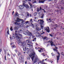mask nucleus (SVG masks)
I'll return each mask as SVG.
<instances>
[{"label": "nucleus", "mask_w": 64, "mask_h": 64, "mask_svg": "<svg viewBox=\"0 0 64 64\" xmlns=\"http://www.w3.org/2000/svg\"><path fill=\"white\" fill-rule=\"evenodd\" d=\"M20 21L22 22L21 23L22 24H25L24 20L19 18H17V20H16V22L14 23L15 25H19V23L17 22H20Z\"/></svg>", "instance_id": "f257e3e1"}, {"label": "nucleus", "mask_w": 64, "mask_h": 64, "mask_svg": "<svg viewBox=\"0 0 64 64\" xmlns=\"http://www.w3.org/2000/svg\"><path fill=\"white\" fill-rule=\"evenodd\" d=\"M24 6L25 7L26 9H28L29 8V6H28V5L24 3L23 4V5H22L19 6V8L21 10H22V9H23V8H24Z\"/></svg>", "instance_id": "f03ea898"}, {"label": "nucleus", "mask_w": 64, "mask_h": 64, "mask_svg": "<svg viewBox=\"0 0 64 64\" xmlns=\"http://www.w3.org/2000/svg\"><path fill=\"white\" fill-rule=\"evenodd\" d=\"M38 23H40V27L42 29H43V27L44 26H42L44 25L43 23L44 22V21H43V20H38Z\"/></svg>", "instance_id": "7ed1b4c3"}, {"label": "nucleus", "mask_w": 64, "mask_h": 64, "mask_svg": "<svg viewBox=\"0 0 64 64\" xmlns=\"http://www.w3.org/2000/svg\"><path fill=\"white\" fill-rule=\"evenodd\" d=\"M23 34L26 35H29V36H32V34L31 32H29L28 30H26V32H24Z\"/></svg>", "instance_id": "20e7f679"}, {"label": "nucleus", "mask_w": 64, "mask_h": 64, "mask_svg": "<svg viewBox=\"0 0 64 64\" xmlns=\"http://www.w3.org/2000/svg\"><path fill=\"white\" fill-rule=\"evenodd\" d=\"M23 56H22L20 57L19 58L20 60V63H23L24 62V58H23Z\"/></svg>", "instance_id": "39448f33"}, {"label": "nucleus", "mask_w": 64, "mask_h": 64, "mask_svg": "<svg viewBox=\"0 0 64 64\" xmlns=\"http://www.w3.org/2000/svg\"><path fill=\"white\" fill-rule=\"evenodd\" d=\"M44 30H46V31L48 33H49L50 32V29L49 27H48L47 28L46 27L44 28Z\"/></svg>", "instance_id": "423d86ee"}, {"label": "nucleus", "mask_w": 64, "mask_h": 64, "mask_svg": "<svg viewBox=\"0 0 64 64\" xmlns=\"http://www.w3.org/2000/svg\"><path fill=\"white\" fill-rule=\"evenodd\" d=\"M16 40L18 41H20V39H21V38L18 36H16Z\"/></svg>", "instance_id": "0eeeda50"}, {"label": "nucleus", "mask_w": 64, "mask_h": 64, "mask_svg": "<svg viewBox=\"0 0 64 64\" xmlns=\"http://www.w3.org/2000/svg\"><path fill=\"white\" fill-rule=\"evenodd\" d=\"M44 14H42L40 15L39 16V17L41 18H42V19H43V17H44Z\"/></svg>", "instance_id": "6e6552de"}, {"label": "nucleus", "mask_w": 64, "mask_h": 64, "mask_svg": "<svg viewBox=\"0 0 64 64\" xmlns=\"http://www.w3.org/2000/svg\"><path fill=\"white\" fill-rule=\"evenodd\" d=\"M30 26H32L33 28H34V27H35L36 26V24H32V23H31L30 24Z\"/></svg>", "instance_id": "1a4fd4ad"}, {"label": "nucleus", "mask_w": 64, "mask_h": 64, "mask_svg": "<svg viewBox=\"0 0 64 64\" xmlns=\"http://www.w3.org/2000/svg\"><path fill=\"white\" fill-rule=\"evenodd\" d=\"M42 39L44 40H45H45H48V38L46 36H45L44 37L42 36Z\"/></svg>", "instance_id": "9d476101"}, {"label": "nucleus", "mask_w": 64, "mask_h": 64, "mask_svg": "<svg viewBox=\"0 0 64 64\" xmlns=\"http://www.w3.org/2000/svg\"><path fill=\"white\" fill-rule=\"evenodd\" d=\"M22 46H24L26 45V42H22Z\"/></svg>", "instance_id": "9b49d317"}, {"label": "nucleus", "mask_w": 64, "mask_h": 64, "mask_svg": "<svg viewBox=\"0 0 64 64\" xmlns=\"http://www.w3.org/2000/svg\"><path fill=\"white\" fill-rule=\"evenodd\" d=\"M36 35H37V36H41V35H40V33L38 32H37L36 33Z\"/></svg>", "instance_id": "f8f14e48"}, {"label": "nucleus", "mask_w": 64, "mask_h": 64, "mask_svg": "<svg viewBox=\"0 0 64 64\" xmlns=\"http://www.w3.org/2000/svg\"><path fill=\"white\" fill-rule=\"evenodd\" d=\"M44 1H45V0H44L43 1L42 0H39L38 2L40 3H43Z\"/></svg>", "instance_id": "ddd939ff"}, {"label": "nucleus", "mask_w": 64, "mask_h": 64, "mask_svg": "<svg viewBox=\"0 0 64 64\" xmlns=\"http://www.w3.org/2000/svg\"><path fill=\"white\" fill-rule=\"evenodd\" d=\"M23 49L24 51H26L27 50V48L26 46H23Z\"/></svg>", "instance_id": "4468645a"}, {"label": "nucleus", "mask_w": 64, "mask_h": 64, "mask_svg": "<svg viewBox=\"0 0 64 64\" xmlns=\"http://www.w3.org/2000/svg\"><path fill=\"white\" fill-rule=\"evenodd\" d=\"M19 29V27L18 26H15L14 28V30H17Z\"/></svg>", "instance_id": "2eb2a0df"}, {"label": "nucleus", "mask_w": 64, "mask_h": 64, "mask_svg": "<svg viewBox=\"0 0 64 64\" xmlns=\"http://www.w3.org/2000/svg\"><path fill=\"white\" fill-rule=\"evenodd\" d=\"M57 60H59V58H60V56H57Z\"/></svg>", "instance_id": "dca6fc26"}, {"label": "nucleus", "mask_w": 64, "mask_h": 64, "mask_svg": "<svg viewBox=\"0 0 64 64\" xmlns=\"http://www.w3.org/2000/svg\"><path fill=\"white\" fill-rule=\"evenodd\" d=\"M35 57V56H32L31 58L32 60V62H33V60H34V57Z\"/></svg>", "instance_id": "f3484780"}, {"label": "nucleus", "mask_w": 64, "mask_h": 64, "mask_svg": "<svg viewBox=\"0 0 64 64\" xmlns=\"http://www.w3.org/2000/svg\"><path fill=\"white\" fill-rule=\"evenodd\" d=\"M36 30L37 31H39V30H40V29L38 27L36 28Z\"/></svg>", "instance_id": "a211bd4d"}, {"label": "nucleus", "mask_w": 64, "mask_h": 64, "mask_svg": "<svg viewBox=\"0 0 64 64\" xmlns=\"http://www.w3.org/2000/svg\"><path fill=\"white\" fill-rule=\"evenodd\" d=\"M50 43H51V45L52 46H53V42L52 41L51 42H50Z\"/></svg>", "instance_id": "6ab92c4d"}, {"label": "nucleus", "mask_w": 64, "mask_h": 64, "mask_svg": "<svg viewBox=\"0 0 64 64\" xmlns=\"http://www.w3.org/2000/svg\"><path fill=\"white\" fill-rule=\"evenodd\" d=\"M23 32V30H19L18 32L19 33H21Z\"/></svg>", "instance_id": "aec40b11"}, {"label": "nucleus", "mask_w": 64, "mask_h": 64, "mask_svg": "<svg viewBox=\"0 0 64 64\" xmlns=\"http://www.w3.org/2000/svg\"><path fill=\"white\" fill-rule=\"evenodd\" d=\"M2 45V40H0V47H1Z\"/></svg>", "instance_id": "412c9836"}, {"label": "nucleus", "mask_w": 64, "mask_h": 64, "mask_svg": "<svg viewBox=\"0 0 64 64\" xmlns=\"http://www.w3.org/2000/svg\"><path fill=\"white\" fill-rule=\"evenodd\" d=\"M29 40H26V42L27 43V42H28V43H29L30 44H31V42H29Z\"/></svg>", "instance_id": "4be33fe9"}, {"label": "nucleus", "mask_w": 64, "mask_h": 64, "mask_svg": "<svg viewBox=\"0 0 64 64\" xmlns=\"http://www.w3.org/2000/svg\"><path fill=\"white\" fill-rule=\"evenodd\" d=\"M19 14H18V13H17V12H16V16H18V15Z\"/></svg>", "instance_id": "5701e85b"}, {"label": "nucleus", "mask_w": 64, "mask_h": 64, "mask_svg": "<svg viewBox=\"0 0 64 64\" xmlns=\"http://www.w3.org/2000/svg\"><path fill=\"white\" fill-rule=\"evenodd\" d=\"M37 12H35L33 14V15H34V16H36V15H37Z\"/></svg>", "instance_id": "b1692460"}, {"label": "nucleus", "mask_w": 64, "mask_h": 64, "mask_svg": "<svg viewBox=\"0 0 64 64\" xmlns=\"http://www.w3.org/2000/svg\"><path fill=\"white\" fill-rule=\"evenodd\" d=\"M18 36H19L20 37H22V35L19 33L18 34Z\"/></svg>", "instance_id": "393cba45"}, {"label": "nucleus", "mask_w": 64, "mask_h": 64, "mask_svg": "<svg viewBox=\"0 0 64 64\" xmlns=\"http://www.w3.org/2000/svg\"><path fill=\"white\" fill-rule=\"evenodd\" d=\"M12 47L13 48H16V46L15 45H12Z\"/></svg>", "instance_id": "a878e982"}, {"label": "nucleus", "mask_w": 64, "mask_h": 64, "mask_svg": "<svg viewBox=\"0 0 64 64\" xmlns=\"http://www.w3.org/2000/svg\"><path fill=\"white\" fill-rule=\"evenodd\" d=\"M10 30L11 31H13V28H12V26H10Z\"/></svg>", "instance_id": "bb28decb"}, {"label": "nucleus", "mask_w": 64, "mask_h": 64, "mask_svg": "<svg viewBox=\"0 0 64 64\" xmlns=\"http://www.w3.org/2000/svg\"><path fill=\"white\" fill-rule=\"evenodd\" d=\"M4 51L5 54H6V50H5L4 49Z\"/></svg>", "instance_id": "cd10ccee"}, {"label": "nucleus", "mask_w": 64, "mask_h": 64, "mask_svg": "<svg viewBox=\"0 0 64 64\" xmlns=\"http://www.w3.org/2000/svg\"><path fill=\"white\" fill-rule=\"evenodd\" d=\"M53 50L54 51H56V52H57V50L55 48H54Z\"/></svg>", "instance_id": "c85d7f7f"}, {"label": "nucleus", "mask_w": 64, "mask_h": 64, "mask_svg": "<svg viewBox=\"0 0 64 64\" xmlns=\"http://www.w3.org/2000/svg\"><path fill=\"white\" fill-rule=\"evenodd\" d=\"M35 55V52H34L32 54V55L34 56Z\"/></svg>", "instance_id": "c756f323"}, {"label": "nucleus", "mask_w": 64, "mask_h": 64, "mask_svg": "<svg viewBox=\"0 0 64 64\" xmlns=\"http://www.w3.org/2000/svg\"><path fill=\"white\" fill-rule=\"evenodd\" d=\"M18 56H19V55H21V52H18Z\"/></svg>", "instance_id": "7c9ffc66"}, {"label": "nucleus", "mask_w": 64, "mask_h": 64, "mask_svg": "<svg viewBox=\"0 0 64 64\" xmlns=\"http://www.w3.org/2000/svg\"><path fill=\"white\" fill-rule=\"evenodd\" d=\"M37 3V2L35 0H34V2H33V3Z\"/></svg>", "instance_id": "2f4dec72"}, {"label": "nucleus", "mask_w": 64, "mask_h": 64, "mask_svg": "<svg viewBox=\"0 0 64 64\" xmlns=\"http://www.w3.org/2000/svg\"><path fill=\"white\" fill-rule=\"evenodd\" d=\"M36 38H35L33 40H32L33 41H34L35 40H36Z\"/></svg>", "instance_id": "473e14b6"}, {"label": "nucleus", "mask_w": 64, "mask_h": 64, "mask_svg": "<svg viewBox=\"0 0 64 64\" xmlns=\"http://www.w3.org/2000/svg\"><path fill=\"white\" fill-rule=\"evenodd\" d=\"M19 26L20 27V28H21V27H22V24H19Z\"/></svg>", "instance_id": "72a5a7b5"}, {"label": "nucleus", "mask_w": 64, "mask_h": 64, "mask_svg": "<svg viewBox=\"0 0 64 64\" xmlns=\"http://www.w3.org/2000/svg\"><path fill=\"white\" fill-rule=\"evenodd\" d=\"M40 10V9L39 8H37V12H38Z\"/></svg>", "instance_id": "f704fd0d"}, {"label": "nucleus", "mask_w": 64, "mask_h": 64, "mask_svg": "<svg viewBox=\"0 0 64 64\" xmlns=\"http://www.w3.org/2000/svg\"><path fill=\"white\" fill-rule=\"evenodd\" d=\"M29 26L28 25H26V28H28V27H29Z\"/></svg>", "instance_id": "c9c22d12"}, {"label": "nucleus", "mask_w": 64, "mask_h": 64, "mask_svg": "<svg viewBox=\"0 0 64 64\" xmlns=\"http://www.w3.org/2000/svg\"><path fill=\"white\" fill-rule=\"evenodd\" d=\"M36 62H37V61H36V60H35V61H34L33 64H34V63H36Z\"/></svg>", "instance_id": "e433bc0d"}, {"label": "nucleus", "mask_w": 64, "mask_h": 64, "mask_svg": "<svg viewBox=\"0 0 64 64\" xmlns=\"http://www.w3.org/2000/svg\"><path fill=\"white\" fill-rule=\"evenodd\" d=\"M4 59H5V60H6V56H5Z\"/></svg>", "instance_id": "4c0bfd02"}, {"label": "nucleus", "mask_w": 64, "mask_h": 64, "mask_svg": "<svg viewBox=\"0 0 64 64\" xmlns=\"http://www.w3.org/2000/svg\"><path fill=\"white\" fill-rule=\"evenodd\" d=\"M27 59L29 60L30 59V57L29 56H28L27 57Z\"/></svg>", "instance_id": "58836bf2"}, {"label": "nucleus", "mask_w": 64, "mask_h": 64, "mask_svg": "<svg viewBox=\"0 0 64 64\" xmlns=\"http://www.w3.org/2000/svg\"><path fill=\"white\" fill-rule=\"evenodd\" d=\"M7 34H8V35H9V30H8L7 32Z\"/></svg>", "instance_id": "ea45409f"}, {"label": "nucleus", "mask_w": 64, "mask_h": 64, "mask_svg": "<svg viewBox=\"0 0 64 64\" xmlns=\"http://www.w3.org/2000/svg\"><path fill=\"white\" fill-rule=\"evenodd\" d=\"M12 38L13 39H15V37L14 36H13L12 37Z\"/></svg>", "instance_id": "a19ab883"}, {"label": "nucleus", "mask_w": 64, "mask_h": 64, "mask_svg": "<svg viewBox=\"0 0 64 64\" xmlns=\"http://www.w3.org/2000/svg\"><path fill=\"white\" fill-rule=\"evenodd\" d=\"M2 52V49L1 48H0V54H1V52Z\"/></svg>", "instance_id": "79ce46f5"}, {"label": "nucleus", "mask_w": 64, "mask_h": 64, "mask_svg": "<svg viewBox=\"0 0 64 64\" xmlns=\"http://www.w3.org/2000/svg\"><path fill=\"white\" fill-rule=\"evenodd\" d=\"M15 35L16 36H17V34L16 33H15Z\"/></svg>", "instance_id": "37998d69"}, {"label": "nucleus", "mask_w": 64, "mask_h": 64, "mask_svg": "<svg viewBox=\"0 0 64 64\" xmlns=\"http://www.w3.org/2000/svg\"><path fill=\"white\" fill-rule=\"evenodd\" d=\"M57 52L58 54V56H60V54L59 53V52H58L57 51V52Z\"/></svg>", "instance_id": "c03bdc74"}, {"label": "nucleus", "mask_w": 64, "mask_h": 64, "mask_svg": "<svg viewBox=\"0 0 64 64\" xmlns=\"http://www.w3.org/2000/svg\"><path fill=\"white\" fill-rule=\"evenodd\" d=\"M40 63H42V64H43V62L42 61H40Z\"/></svg>", "instance_id": "a18cd8bd"}, {"label": "nucleus", "mask_w": 64, "mask_h": 64, "mask_svg": "<svg viewBox=\"0 0 64 64\" xmlns=\"http://www.w3.org/2000/svg\"><path fill=\"white\" fill-rule=\"evenodd\" d=\"M29 23V22H28V21H27L26 22V24H27V23Z\"/></svg>", "instance_id": "49530a36"}, {"label": "nucleus", "mask_w": 64, "mask_h": 64, "mask_svg": "<svg viewBox=\"0 0 64 64\" xmlns=\"http://www.w3.org/2000/svg\"><path fill=\"white\" fill-rule=\"evenodd\" d=\"M44 33H45V32H43L42 33H41V34L42 35L43 34H44Z\"/></svg>", "instance_id": "de8ad7c7"}, {"label": "nucleus", "mask_w": 64, "mask_h": 64, "mask_svg": "<svg viewBox=\"0 0 64 64\" xmlns=\"http://www.w3.org/2000/svg\"><path fill=\"white\" fill-rule=\"evenodd\" d=\"M15 51L16 53H17V51H18L17 50H15Z\"/></svg>", "instance_id": "09e8293b"}, {"label": "nucleus", "mask_w": 64, "mask_h": 64, "mask_svg": "<svg viewBox=\"0 0 64 64\" xmlns=\"http://www.w3.org/2000/svg\"><path fill=\"white\" fill-rule=\"evenodd\" d=\"M27 45H29V46H32V45H31V44H27Z\"/></svg>", "instance_id": "8fccbe9b"}, {"label": "nucleus", "mask_w": 64, "mask_h": 64, "mask_svg": "<svg viewBox=\"0 0 64 64\" xmlns=\"http://www.w3.org/2000/svg\"><path fill=\"white\" fill-rule=\"evenodd\" d=\"M8 55L9 56H10V54H9V53H8Z\"/></svg>", "instance_id": "3c124183"}, {"label": "nucleus", "mask_w": 64, "mask_h": 64, "mask_svg": "<svg viewBox=\"0 0 64 64\" xmlns=\"http://www.w3.org/2000/svg\"><path fill=\"white\" fill-rule=\"evenodd\" d=\"M30 8H32V4H30Z\"/></svg>", "instance_id": "603ef678"}, {"label": "nucleus", "mask_w": 64, "mask_h": 64, "mask_svg": "<svg viewBox=\"0 0 64 64\" xmlns=\"http://www.w3.org/2000/svg\"><path fill=\"white\" fill-rule=\"evenodd\" d=\"M50 36H51V37H52V35L51 34H50Z\"/></svg>", "instance_id": "864d4df0"}, {"label": "nucleus", "mask_w": 64, "mask_h": 64, "mask_svg": "<svg viewBox=\"0 0 64 64\" xmlns=\"http://www.w3.org/2000/svg\"><path fill=\"white\" fill-rule=\"evenodd\" d=\"M38 51L39 52H42V51H41V50H38Z\"/></svg>", "instance_id": "5fc2aeb1"}, {"label": "nucleus", "mask_w": 64, "mask_h": 64, "mask_svg": "<svg viewBox=\"0 0 64 64\" xmlns=\"http://www.w3.org/2000/svg\"><path fill=\"white\" fill-rule=\"evenodd\" d=\"M27 16H28V17H29V14H27Z\"/></svg>", "instance_id": "6e6d98bb"}, {"label": "nucleus", "mask_w": 64, "mask_h": 64, "mask_svg": "<svg viewBox=\"0 0 64 64\" xmlns=\"http://www.w3.org/2000/svg\"><path fill=\"white\" fill-rule=\"evenodd\" d=\"M14 12L13 11L12 12V15H13L14 14Z\"/></svg>", "instance_id": "4d7b16f0"}, {"label": "nucleus", "mask_w": 64, "mask_h": 64, "mask_svg": "<svg viewBox=\"0 0 64 64\" xmlns=\"http://www.w3.org/2000/svg\"><path fill=\"white\" fill-rule=\"evenodd\" d=\"M29 56H30V57H31V56H32V55L31 54H30V55H29Z\"/></svg>", "instance_id": "13d9d810"}, {"label": "nucleus", "mask_w": 64, "mask_h": 64, "mask_svg": "<svg viewBox=\"0 0 64 64\" xmlns=\"http://www.w3.org/2000/svg\"><path fill=\"white\" fill-rule=\"evenodd\" d=\"M5 35H6V36H8V34H5Z\"/></svg>", "instance_id": "bf43d9fd"}, {"label": "nucleus", "mask_w": 64, "mask_h": 64, "mask_svg": "<svg viewBox=\"0 0 64 64\" xmlns=\"http://www.w3.org/2000/svg\"><path fill=\"white\" fill-rule=\"evenodd\" d=\"M49 20H50V22H51V19H50V18L49 19Z\"/></svg>", "instance_id": "052dcab7"}, {"label": "nucleus", "mask_w": 64, "mask_h": 64, "mask_svg": "<svg viewBox=\"0 0 64 64\" xmlns=\"http://www.w3.org/2000/svg\"><path fill=\"white\" fill-rule=\"evenodd\" d=\"M30 22H32V19H31L30 20Z\"/></svg>", "instance_id": "680f3d73"}, {"label": "nucleus", "mask_w": 64, "mask_h": 64, "mask_svg": "<svg viewBox=\"0 0 64 64\" xmlns=\"http://www.w3.org/2000/svg\"><path fill=\"white\" fill-rule=\"evenodd\" d=\"M10 40H12V38H11V37H10Z\"/></svg>", "instance_id": "e2e57ef3"}, {"label": "nucleus", "mask_w": 64, "mask_h": 64, "mask_svg": "<svg viewBox=\"0 0 64 64\" xmlns=\"http://www.w3.org/2000/svg\"><path fill=\"white\" fill-rule=\"evenodd\" d=\"M52 56H54V55H55L54 54H52Z\"/></svg>", "instance_id": "0e129e2a"}, {"label": "nucleus", "mask_w": 64, "mask_h": 64, "mask_svg": "<svg viewBox=\"0 0 64 64\" xmlns=\"http://www.w3.org/2000/svg\"><path fill=\"white\" fill-rule=\"evenodd\" d=\"M15 55H16V54L13 55V56L14 57H15Z\"/></svg>", "instance_id": "69168bd1"}, {"label": "nucleus", "mask_w": 64, "mask_h": 64, "mask_svg": "<svg viewBox=\"0 0 64 64\" xmlns=\"http://www.w3.org/2000/svg\"><path fill=\"white\" fill-rule=\"evenodd\" d=\"M40 10H42V8L41 7H40Z\"/></svg>", "instance_id": "338daca9"}, {"label": "nucleus", "mask_w": 64, "mask_h": 64, "mask_svg": "<svg viewBox=\"0 0 64 64\" xmlns=\"http://www.w3.org/2000/svg\"><path fill=\"white\" fill-rule=\"evenodd\" d=\"M17 30H15V33H17Z\"/></svg>", "instance_id": "774afa93"}]
</instances>
